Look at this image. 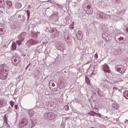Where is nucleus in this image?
Listing matches in <instances>:
<instances>
[{"label": "nucleus", "mask_w": 128, "mask_h": 128, "mask_svg": "<svg viewBox=\"0 0 128 128\" xmlns=\"http://www.w3.org/2000/svg\"><path fill=\"white\" fill-rule=\"evenodd\" d=\"M10 104L12 108H14V101H12V100H11L10 102Z\"/></svg>", "instance_id": "6ab92c4d"}, {"label": "nucleus", "mask_w": 128, "mask_h": 128, "mask_svg": "<svg viewBox=\"0 0 128 128\" xmlns=\"http://www.w3.org/2000/svg\"><path fill=\"white\" fill-rule=\"evenodd\" d=\"M103 70L104 72H110V68H108V66L106 64L104 65Z\"/></svg>", "instance_id": "0eeeda50"}, {"label": "nucleus", "mask_w": 128, "mask_h": 128, "mask_svg": "<svg viewBox=\"0 0 128 128\" xmlns=\"http://www.w3.org/2000/svg\"><path fill=\"white\" fill-rule=\"evenodd\" d=\"M112 106L114 110H118L120 108V105L118 103H113Z\"/></svg>", "instance_id": "9b49d317"}, {"label": "nucleus", "mask_w": 128, "mask_h": 128, "mask_svg": "<svg viewBox=\"0 0 128 128\" xmlns=\"http://www.w3.org/2000/svg\"><path fill=\"white\" fill-rule=\"evenodd\" d=\"M124 98H127V100H128V90H126L125 91H124Z\"/></svg>", "instance_id": "4468645a"}, {"label": "nucleus", "mask_w": 128, "mask_h": 128, "mask_svg": "<svg viewBox=\"0 0 128 128\" xmlns=\"http://www.w3.org/2000/svg\"><path fill=\"white\" fill-rule=\"evenodd\" d=\"M20 6H22V4H20Z\"/></svg>", "instance_id": "c85d7f7f"}, {"label": "nucleus", "mask_w": 128, "mask_h": 128, "mask_svg": "<svg viewBox=\"0 0 128 128\" xmlns=\"http://www.w3.org/2000/svg\"><path fill=\"white\" fill-rule=\"evenodd\" d=\"M49 86H50L52 87H50V88L52 92H57L58 88H55L56 84H54V80H51L49 82Z\"/></svg>", "instance_id": "39448f33"}, {"label": "nucleus", "mask_w": 128, "mask_h": 128, "mask_svg": "<svg viewBox=\"0 0 128 128\" xmlns=\"http://www.w3.org/2000/svg\"><path fill=\"white\" fill-rule=\"evenodd\" d=\"M20 44H22L20 43V44H18V46H20Z\"/></svg>", "instance_id": "c756f323"}, {"label": "nucleus", "mask_w": 128, "mask_h": 128, "mask_svg": "<svg viewBox=\"0 0 128 128\" xmlns=\"http://www.w3.org/2000/svg\"><path fill=\"white\" fill-rule=\"evenodd\" d=\"M28 124V120L26 118L22 119L19 124V128H24Z\"/></svg>", "instance_id": "f03ea898"}, {"label": "nucleus", "mask_w": 128, "mask_h": 128, "mask_svg": "<svg viewBox=\"0 0 128 128\" xmlns=\"http://www.w3.org/2000/svg\"><path fill=\"white\" fill-rule=\"evenodd\" d=\"M118 40H120V42L121 40H124V38L122 37H120L118 38Z\"/></svg>", "instance_id": "412c9836"}, {"label": "nucleus", "mask_w": 128, "mask_h": 128, "mask_svg": "<svg viewBox=\"0 0 128 128\" xmlns=\"http://www.w3.org/2000/svg\"><path fill=\"white\" fill-rule=\"evenodd\" d=\"M86 80L89 86H90V78L88 77H86Z\"/></svg>", "instance_id": "2eb2a0df"}, {"label": "nucleus", "mask_w": 128, "mask_h": 128, "mask_svg": "<svg viewBox=\"0 0 128 128\" xmlns=\"http://www.w3.org/2000/svg\"><path fill=\"white\" fill-rule=\"evenodd\" d=\"M8 74V72H6L5 73L0 72V78L3 80H6Z\"/></svg>", "instance_id": "423d86ee"}, {"label": "nucleus", "mask_w": 128, "mask_h": 128, "mask_svg": "<svg viewBox=\"0 0 128 128\" xmlns=\"http://www.w3.org/2000/svg\"><path fill=\"white\" fill-rule=\"evenodd\" d=\"M126 32H128V28H127L126 29Z\"/></svg>", "instance_id": "a878e982"}, {"label": "nucleus", "mask_w": 128, "mask_h": 128, "mask_svg": "<svg viewBox=\"0 0 128 128\" xmlns=\"http://www.w3.org/2000/svg\"><path fill=\"white\" fill-rule=\"evenodd\" d=\"M27 12H28V18H30V13H28V10H27Z\"/></svg>", "instance_id": "b1692460"}, {"label": "nucleus", "mask_w": 128, "mask_h": 128, "mask_svg": "<svg viewBox=\"0 0 128 128\" xmlns=\"http://www.w3.org/2000/svg\"><path fill=\"white\" fill-rule=\"evenodd\" d=\"M12 48L13 50H16V43H13L12 44Z\"/></svg>", "instance_id": "dca6fc26"}, {"label": "nucleus", "mask_w": 128, "mask_h": 128, "mask_svg": "<svg viewBox=\"0 0 128 128\" xmlns=\"http://www.w3.org/2000/svg\"><path fill=\"white\" fill-rule=\"evenodd\" d=\"M45 116L46 118L48 120H54V114L53 112H49L48 114H45Z\"/></svg>", "instance_id": "20e7f679"}, {"label": "nucleus", "mask_w": 128, "mask_h": 128, "mask_svg": "<svg viewBox=\"0 0 128 128\" xmlns=\"http://www.w3.org/2000/svg\"><path fill=\"white\" fill-rule=\"evenodd\" d=\"M0 2H2V1H0Z\"/></svg>", "instance_id": "7c9ffc66"}, {"label": "nucleus", "mask_w": 128, "mask_h": 128, "mask_svg": "<svg viewBox=\"0 0 128 128\" xmlns=\"http://www.w3.org/2000/svg\"><path fill=\"white\" fill-rule=\"evenodd\" d=\"M4 104H6V101L4 99H0V108H2Z\"/></svg>", "instance_id": "9d476101"}, {"label": "nucleus", "mask_w": 128, "mask_h": 128, "mask_svg": "<svg viewBox=\"0 0 128 128\" xmlns=\"http://www.w3.org/2000/svg\"><path fill=\"white\" fill-rule=\"evenodd\" d=\"M14 60V62H15L16 66L18 64V59L14 58V57H13L12 58V60Z\"/></svg>", "instance_id": "f3484780"}, {"label": "nucleus", "mask_w": 128, "mask_h": 128, "mask_svg": "<svg viewBox=\"0 0 128 128\" xmlns=\"http://www.w3.org/2000/svg\"><path fill=\"white\" fill-rule=\"evenodd\" d=\"M74 22H72V24H70V28H74Z\"/></svg>", "instance_id": "aec40b11"}, {"label": "nucleus", "mask_w": 128, "mask_h": 128, "mask_svg": "<svg viewBox=\"0 0 128 128\" xmlns=\"http://www.w3.org/2000/svg\"><path fill=\"white\" fill-rule=\"evenodd\" d=\"M95 114H98V116H101L100 114H98L96 113V112H95Z\"/></svg>", "instance_id": "393cba45"}, {"label": "nucleus", "mask_w": 128, "mask_h": 128, "mask_svg": "<svg viewBox=\"0 0 128 128\" xmlns=\"http://www.w3.org/2000/svg\"><path fill=\"white\" fill-rule=\"evenodd\" d=\"M1 92H2V90H1L0 88V94Z\"/></svg>", "instance_id": "cd10ccee"}, {"label": "nucleus", "mask_w": 128, "mask_h": 128, "mask_svg": "<svg viewBox=\"0 0 128 128\" xmlns=\"http://www.w3.org/2000/svg\"><path fill=\"white\" fill-rule=\"evenodd\" d=\"M64 110H70V106L68 105H66L64 106Z\"/></svg>", "instance_id": "a211bd4d"}, {"label": "nucleus", "mask_w": 128, "mask_h": 128, "mask_svg": "<svg viewBox=\"0 0 128 128\" xmlns=\"http://www.w3.org/2000/svg\"><path fill=\"white\" fill-rule=\"evenodd\" d=\"M28 114H29L30 117V118L31 120H32V116H34V112L33 110H30Z\"/></svg>", "instance_id": "ddd939ff"}, {"label": "nucleus", "mask_w": 128, "mask_h": 128, "mask_svg": "<svg viewBox=\"0 0 128 128\" xmlns=\"http://www.w3.org/2000/svg\"><path fill=\"white\" fill-rule=\"evenodd\" d=\"M76 37L78 40H82V32L78 31Z\"/></svg>", "instance_id": "1a4fd4ad"}, {"label": "nucleus", "mask_w": 128, "mask_h": 128, "mask_svg": "<svg viewBox=\"0 0 128 128\" xmlns=\"http://www.w3.org/2000/svg\"><path fill=\"white\" fill-rule=\"evenodd\" d=\"M116 68L117 71L120 74H124V72H125L126 70V67L120 64L116 65Z\"/></svg>", "instance_id": "f257e3e1"}, {"label": "nucleus", "mask_w": 128, "mask_h": 128, "mask_svg": "<svg viewBox=\"0 0 128 128\" xmlns=\"http://www.w3.org/2000/svg\"><path fill=\"white\" fill-rule=\"evenodd\" d=\"M8 66L6 65L2 64L0 65V72H8Z\"/></svg>", "instance_id": "7ed1b4c3"}, {"label": "nucleus", "mask_w": 128, "mask_h": 128, "mask_svg": "<svg viewBox=\"0 0 128 128\" xmlns=\"http://www.w3.org/2000/svg\"><path fill=\"white\" fill-rule=\"evenodd\" d=\"M118 90V89L116 87H114V88H113L114 92H116V90Z\"/></svg>", "instance_id": "4be33fe9"}, {"label": "nucleus", "mask_w": 128, "mask_h": 128, "mask_svg": "<svg viewBox=\"0 0 128 128\" xmlns=\"http://www.w3.org/2000/svg\"><path fill=\"white\" fill-rule=\"evenodd\" d=\"M14 108H15L16 110H18V105H15Z\"/></svg>", "instance_id": "5701e85b"}, {"label": "nucleus", "mask_w": 128, "mask_h": 128, "mask_svg": "<svg viewBox=\"0 0 128 128\" xmlns=\"http://www.w3.org/2000/svg\"><path fill=\"white\" fill-rule=\"evenodd\" d=\"M120 44H124V42H120Z\"/></svg>", "instance_id": "bb28decb"}, {"label": "nucleus", "mask_w": 128, "mask_h": 128, "mask_svg": "<svg viewBox=\"0 0 128 128\" xmlns=\"http://www.w3.org/2000/svg\"><path fill=\"white\" fill-rule=\"evenodd\" d=\"M12 6V3L10 0L7 1V8L10 9Z\"/></svg>", "instance_id": "f8f14e48"}, {"label": "nucleus", "mask_w": 128, "mask_h": 128, "mask_svg": "<svg viewBox=\"0 0 128 128\" xmlns=\"http://www.w3.org/2000/svg\"><path fill=\"white\" fill-rule=\"evenodd\" d=\"M59 86H60V88H64V80H60L59 81Z\"/></svg>", "instance_id": "6e6552de"}]
</instances>
